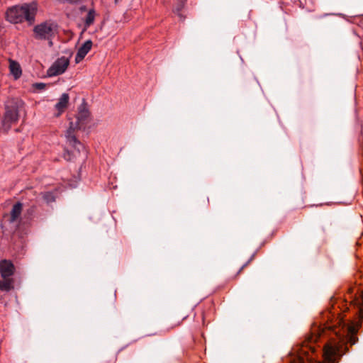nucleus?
Here are the masks:
<instances>
[{"label": "nucleus", "mask_w": 363, "mask_h": 363, "mask_svg": "<svg viewBox=\"0 0 363 363\" xmlns=\"http://www.w3.org/2000/svg\"><path fill=\"white\" fill-rule=\"evenodd\" d=\"M37 12V4H25L9 8L6 12V19L11 23H20L24 20L33 24Z\"/></svg>", "instance_id": "nucleus-1"}, {"label": "nucleus", "mask_w": 363, "mask_h": 363, "mask_svg": "<svg viewBox=\"0 0 363 363\" xmlns=\"http://www.w3.org/2000/svg\"><path fill=\"white\" fill-rule=\"evenodd\" d=\"M57 31V24L52 21H45L33 28L35 38L38 40H51Z\"/></svg>", "instance_id": "nucleus-2"}, {"label": "nucleus", "mask_w": 363, "mask_h": 363, "mask_svg": "<svg viewBox=\"0 0 363 363\" xmlns=\"http://www.w3.org/2000/svg\"><path fill=\"white\" fill-rule=\"evenodd\" d=\"M340 346L336 343L329 342L326 344L323 349V362H313L308 360L306 362L303 358L298 357L294 359L292 363H335L339 357Z\"/></svg>", "instance_id": "nucleus-3"}, {"label": "nucleus", "mask_w": 363, "mask_h": 363, "mask_svg": "<svg viewBox=\"0 0 363 363\" xmlns=\"http://www.w3.org/2000/svg\"><path fill=\"white\" fill-rule=\"evenodd\" d=\"M89 116V113L87 110H82L78 114L77 124L74 125L72 122L70 123L69 128L67 131L66 138L69 144L73 147H76L77 144H79V142L74 135V131L77 129L81 128V121L87 118Z\"/></svg>", "instance_id": "nucleus-4"}, {"label": "nucleus", "mask_w": 363, "mask_h": 363, "mask_svg": "<svg viewBox=\"0 0 363 363\" xmlns=\"http://www.w3.org/2000/svg\"><path fill=\"white\" fill-rule=\"evenodd\" d=\"M69 65V60L66 57L57 58L48 68L47 74L49 77L57 76L63 74Z\"/></svg>", "instance_id": "nucleus-5"}, {"label": "nucleus", "mask_w": 363, "mask_h": 363, "mask_svg": "<svg viewBox=\"0 0 363 363\" xmlns=\"http://www.w3.org/2000/svg\"><path fill=\"white\" fill-rule=\"evenodd\" d=\"M15 272V267L10 260L3 259L0 262V274L3 279L11 277Z\"/></svg>", "instance_id": "nucleus-6"}, {"label": "nucleus", "mask_w": 363, "mask_h": 363, "mask_svg": "<svg viewBox=\"0 0 363 363\" xmlns=\"http://www.w3.org/2000/svg\"><path fill=\"white\" fill-rule=\"evenodd\" d=\"M18 119V112L16 108L6 109L4 120L3 126L9 129L11 124L15 123Z\"/></svg>", "instance_id": "nucleus-7"}, {"label": "nucleus", "mask_w": 363, "mask_h": 363, "mask_svg": "<svg viewBox=\"0 0 363 363\" xmlns=\"http://www.w3.org/2000/svg\"><path fill=\"white\" fill-rule=\"evenodd\" d=\"M92 41L87 40L78 49V51L75 56L76 63H79L84 60L87 53L91 50L92 48Z\"/></svg>", "instance_id": "nucleus-8"}, {"label": "nucleus", "mask_w": 363, "mask_h": 363, "mask_svg": "<svg viewBox=\"0 0 363 363\" xmlns=\"http://www.w3.org/2000/svg\"><path fill=\"white\" fill-rule=\"evenodd\" d=\"M9 62L10 74L13 76L14 80L18 79L22 75V69L20 64L12 59H9Z\"/></svg>", "instance_id": "nucleus-9"}, {"label": "nucleus", "mask_w": 363, "mask_h": 363, "mask_svg": "<svg viewBox=\"0 0 363 363\" xmlns=\"http://www.w3.org/2000/svg\"><path fill=\"white\" fill-rule=\"evenodd\" d=\"M69 95L68 94H62L60 96L59 101L55 105V108L57 110L58 113L57 116H60L67 107L69 103Z\"/></svg>", "instance_id": "nucleus-10"}, {"label": "nucleus", "mask_w": 363, "mask_h": 363, "mask_svg": "<svg viewBox=\"0 0 363 363\" xmlns=\"http://www.w3.org/2000/svg\"><path fill=\"white\" fill-rule=\"evenodd\" d=\"M22 209H23V205L20 202H18L13 206V208L10 213V220H9L11 223L15 222L20 218V216L21 215Z\"/></svg>", "instance_id": "nucleus-11"}, {"label": "nucleus", "mask_w": 363, "mask_h": 363, "mask_svg": "<svg viewBox=\"0 0 363 363\" xmlns=\"http://www.w3.org/2000/svg\"><path fill=\"white\" fill-rule=\"evenodd\" d=\"M14 280L12 278H6L0 280V291H9L12 290L13 287Z\"/></svg>", "instance_id": "nucleus-12"}, {"label": "nucleus", "mask_w": 363, "mask_h": 363, "mask_svg": "<svg viewBox=\"0 0 363 363\" xmlns=\"http://www.w3.org/2000/svg\"><path fill=\"white\" fill-rule=\"evenodd\" d=\"M96 16V11L94 9H91L89 11L87 16L84 20L85 29L88 28L91 25L94 23Z\"/></svg>", "instance_id": "nucleus-13"}, {"label": "nucleus", "mask_w": 363, "mask_h": 363, "mask_svg": "<svg viewBox=\"0 0 363 363\" xmlns=\"http://www.w3.org/2000/svg\"><path fill=\"white\" fill-rule=\"evenodd\" d=\"M355 304L359 306V313L361 318H363V290L361 291L359 297L354 301Z\"/></svg>", "instance_id": "nucleus-14"}, {"label": "nucleus", "mask_w": 363, "mask_h": 363, "mask_svg": "<svg viewBox=\"0 0 363 363\" xmlns=\"http://www.w3.org/2000/svg\"><path fill=\"white\" fill-rule=\"evenodd\" d=\"M33 86L35 89H39V90H42V89H44L46 87V84L45 83L40 82V83L34 84L33 85Z\"/></svg>", "instance_id": "nucleus-15"}, {"label": "nucleus", "mask_w": 363, "mask_h": 363, "mask_svg": "<svg viewBox=\"0 0 363 363\" xmlns=\"http://www.w3.org/2000/svg\"><path fill=\"white\" fill-rule=\"evenodd\" d=\"M357 329L354 326H349L348 327V331L351 335H354L357 333Z\"/></svg>", "instance_id": "nucleus-16"}, {"label": "nucleus", "mask_w": 363, "mask_h": 363, "mask_svg": "<svg viewBox=\"0 0 363 363\" xmlns=\"http://www.w3.org/2000/svg\"><path fill=\"white\" fill-rule=\"evenodd\" d=\"M245 266H246V264H244V265H242V266L240 268V269L238 270V273H237V274H236V277H237L238 274H240V273L242 271V269H244V267H245Z\"/></svg>", "instance_id": "nucleus-17"}, {"label": "nucleus", "mask_w": 363, "mask_h": 363, "mask_svg": "<svg viewBox=\"0 0 363 363\" xmlns=\"http://www.w3.org/2000/svg\"><path fill=\"white\" fill-rule=\"evenodd\" d=\"M356 340H355V337H351L350 340V342L352 344V345H354L355 343Z\"/></svg>", "instance_id": "nucleus-18"}, {"label": "nucleus", "mask_w": 363, "mask_h": 363, "mask_svg": "<svg viewBox=\"0 0 363 363\" xmlns=\"http://www.w3.org/2000/svg\"><path fill=\"white\" fill-rule=\"evenodd\" d=\"M80 11H86V6H81V7H80Z\"/></svg>", "instance_id": "nucleus-19"}, {"label": "nucleus", "mask_w": 363, "mask_h": 363, "mask_svg": "<svg viewBox=\"0 0 363 363\" xmlns=\"http://www.w3.org/2000/svg\"><path fill=\"white\" fill-rule=\"evenodd\" d=\"M330 15V13H325L323 16H320V18L325 17V16H328Z\"/></svg>", "instance_id": "nucleus-20"}]
</instances>
